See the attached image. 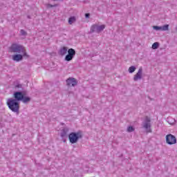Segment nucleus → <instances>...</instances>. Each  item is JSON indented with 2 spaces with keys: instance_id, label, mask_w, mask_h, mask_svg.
I'll return each mask as SVG.
<instances>
[{
  "instance_id": "1",
  "label": "nucleus",
  "mask_w": 177,
  "mask_h": 177,
  "mask_svg": "<svg viewBox=\"0 0 177 177\" xmlns=\"http://www.w3.org/2000/svg\"><path fill=\"white\" fill-rule=\"evenodd\" d=\"M21 88H23L21 84H17L14 86L13 89L17 91L13 93L14 100H16L18 102H22L24 104L30 103V102H31V97L26 96V93H24V91H19Z\"/></svg>"
},
{
  "instance_id": "2",
  "label": "nucleus",
  "mask_w": 177,
  "mask_h": 177,
  "mask_svg": "<svg viewBox=\"0 0 177 177\" xmlns=\"http://www.w3.org/2000/svg\"><path fill=\"white\" fill-rule=\"evenodd\" d=\"M10 52H11V53H18L23 55V56L28 57L26 52V47L17 43H14L10 46Z\"/></svg>"
},
{
  "instance_id": "3",
  "label": "nucleus",
  "mask_w": 177,
  "mask_h": 177,
  "mask_svg": "<svg viewBox=\"0 0 177 177\" xmlns=\"http://www.w3.org/2000/svg\"><path fill=\"white\" fill-rule=\"evenodd\" d=\"M7 106H8V109L12 111V113H16V114L19 115L20 110V103L19 101H17L13 98H9L7 100Z\"/></svg>"
},
{
  "instance_id": "4",
  "label": "nucleus",
  "mask_w": 177,
  "mask_h": 177,
  "mask_svg": "<svg viewBox=\"0 0 177 177\" xmlns=\"http://www.w3.org/2000/svg\"><path fill=\"white\" fill-rule=\"evenodd\" d=\"M68 139L70 143L74 145V143H77L80 139H82V133H81V131L72 132L68 135Z\"/></svg>"
},
{
  "instance_id": "5",
  "label": "nucleus",
  "mask_w": 177,
  "mask_h": 177,
  "mask_svg": "<svg viewBox=\"0 0 177 177\" xmlns=\"http://www.w3.org/2000/svg\"><path fill=\"white\" fill-rule=\"evenodd\" d=\"M151 120L149 116L145 117V120L142 122V128L146 129L147 133L151 132Z\"/></svg>"
},
{
  "instance_id": "6",
  "label": "nucleus",
  "mask_w": 177,
  "mask_h": 177,
  "mask_svg": "<svg viewBox=\"0 0 177 177\" xmlns=\"http://www.w3.org/2000/svg\"><path fill=\"white\" fill-rule=\"evenodd\" d=\"M106 28L105 25H98V24H93L91 26V29H90V32L93 33V32H97V34L102 32L103 30Z\"/></svg>"
},
{
  "instance_id": "7",
  "label": "nucleus",
  "mask_w": 177,
  "mask_h": 177,
  "mask_svg": "<svg viewBox=\"0 0 177 177\" xmlns=\"http://www.w3.org/2000/svg\"><path fill=\"white\" fill-rule=\"evenodd\" d=\"M166 143L167 145H176V137L172 134H168L166 136Z\"/></svg>"
},
{
  "instance_id": "8",
  "label": "nucleus",
  "mask_w": 177,
  "mask_h": 177,
  "mask_svg": "<svg viewBox=\"0 0 177 177\" xmlns=\"http://www.w3.org/2000/svg\"><path fill=\"white\" fill-rule=\"evenodd\" d=\"M74 56H75V50L73 48H69L68 50V55L65 57V60L66 62H71V59H74Z\"/></svg>"
},
{
  "instance_id": "9",
  "label": "nucleus",
  "mask_w": 177,
  "mask_h": 177,
  "mask_svg": "<svg viewBox=\"0 0 177 177\" xmlns=\"http://www.w3.org/2000/svg\"><path fill=\"white\" fill-rule=\"evenodd\" d=\"M78 84L76 78L74 77H68L66 80V85L67 86H75Z\"/></svg>"
},
{
  "instance_id": "10",
  "label": "nucleus",
  "mask_w": 177,
  "mask_h": 177,
  "mask_svg": "<svg viewBox=\"0 0 177 177\" xmlns=\"http://www.w3.org/2000/svg\"><path fill=\"white\" fill-rule=\"evenodd\" d=\"M143 76V69L140 68L138 73L133 77V81H139L142 80V77Z\"/></svg>"
},
{
  "instance_id": "11",
  "label": "nucleus",
  "mask_w": 177,
  "mask_h": 177,
  "mask_svg": "<svg viewBox=\"0 0 177 177\" xmlns=\"http://www.w3.org/2000/svg\"><path fill=\"white\" fill-rule=\"evenodd\" d=\"M68 131H69L68 127H64L62 129L60 136L61 138H62V139H64V138H67L68 136Z\"/></svg>"
},
{
  "instance_id": "12",
  "label": "nucleus",
  "mask_w": 177,
  "mask_h": 177,
  "mask_svg": "<svg viewBox=\"0 0 177 177\" xmlns=\"http://www.w3.org/2000/svg\"><path fill=\"white\" fill-rule=\"evenodd\" d=\"M23 54H16L12 56V59L14 62H20L21 60H23Z\"/></svg>"
},
{
  "instance_id": "13",
  "label": "nucleus",
  "mask_w": 177,
  "mask_h": 177,
  "mask_svg": "<svg viewBox=\"0 0 177 177\" xmlns=\"http://www.w3.org/2000/svg\"><path fill=\"white\" fill-rule=\"evenodd\" d=\"M67 54V47H63L59 50V55L64 56Z\"/></svg>"
},
{
  "instance_id": "14",
  "label": "nucleus",
  "mask_w": 177,
  "mask_h": 177,
  "mask_svg": "<svg viewBox=\"0 0 177 177\" xmlns=\"http://www.w3.org/2000/svg\"><path fill=\"white\" fill-rule=\"evenodd\" d=\"M169 30V25L166 24L161 26V31H168Z\"/></svg>"
},
{
  "instance_id": "15",
  "label": "nucleus",
  "mask_w": 177,
  "mask_h": 177,
  "mask_svg": "<svg viewBox=\"0 0 177 177\" xmlns=\"http://www.w3.org/2000/svg\"><path fill=\"white\" fill-rule=\"evenodd\" d=\"M160 46V43L155 42L152 44V49H158V47Z\"/></svg>"
},
{
  "instance_id": "16",
  "label": "nucleus",
  "mask_w": 177,
  "mask_h": 177,
  "mask_svg": "<svg viewBox=\"0 0 177 177\" xmlns=\"http://www.w3.org/2000/svg\"><path fill=\"white\" fill-rule=\"evenodd\" d=\"M74 21H75V17H71V18H69L68 19L69 24H73Z\"/></svg>"
},
{
  "instance_id": "17",
  "label": "nucleus",
  "mask_w": 177,
  "mask_h": 177,
  "mask_svg": "<svg viewBox=\"0 0 177 177\" xmlns=\"http://www.w3.org/2000/svg\"><path fill=\"white\" fill-rule=\"evenodd\" d=\"M133 131H135V129L132 126H130L127 128V132H133Z\"/></svg>"
},
{
  "instance_id": "18",
  "label": "nucleus",
  "mask_w": 177,
  "mask_h": 177,
  "mask_svg": "<svg viewBox=\"0 0 177 177\" xmlns=\"http://www.w3.org/2000/svg\"><path fill=\"white\" fill-rule=\"evenodd\" d=\"M136 70V67H130L129 68V73H134V71Z\"/></svg>"
},
{
  "instance_id": "19",
  "label": "nucleus",
  "mask_w": 177,
  "mask_h": 177,
  "mask_svg": "<svg viewBox=\"0 0 177 177\" xmlns=\"http://www.w3.org/2000/svg\"><path fill=\"white\" fill-rule=\"evenodd\" d=\"M153 30H156V31H159L160 30H161V26H153Z\"/></svg>"
},
{
  "instance_id": "20",
  "label": "nucleus",
  "mask_w": 177,
  "mask_h": 177,
  "mask_svg": "<svg viewBox=\"0 0 177 177\" xmlns=\"http://www.w3.org/2000/svg\"><path fill=\"white\" fill-rule=\"evenodd\" d=\"M21 35H27V32H26L24 30L21 29L20 30Z\"/></svg>"
},
{
  "instance_id": "21",
  "label": "nucleus",
  "mask_w": 177,
  "mask_h": 177,
  "mask_svg": "<svg viewBox=\"0 0 177 177\" xmlns=\"http://www.w3.org/2000/svg\"><path fill=\"white\" fill-rule=\"evenodd\" d=\"M89 16H91V14H89V13H86L85 14L86 19H89Z\"/></svg>"
},
{
  "instance_id": "22",
  "label": "nucleus",
  "mask_w": 177,
  "mask_h": 177,
  "mask_svg": "<svg viewBox=\"0 0 177 177\" xmlns=\"http://www.w3.org/2000/svg\"><path fill=\"white\" fill-rule=\"evenodd\" d=\"M49 8H53V6L52 4H48Z\"/></svg>"
},
{
  "instance_id": "23",
  "label": "nucleus",
  "mask_w": 177,
  "mask_h": 177,
  "mask_svg": "<svg viewBox=\"0 0 177 177\" xmlns=\"http://www.w3.org/2000/svg\"><path fill=\"white\" fill-rule=\"evenodd\" d=\"M28 19H31V17H30V15H28Z\"/></svg>"
},
{
  "instance_id": "24",
  "label": "nucleus",
  "mask_w": 177,
  "mask_h": 177,
  "mask_svg": "<svg viewBox=\"0 0 177 177\" xmlns=\"http://www.w3.org/2000/svg\"><path fill=\"white\" fill-rule=\"evenodd\" d=\"M131 67H135V66H131Z\"/></svg>"
}]
</instances>
